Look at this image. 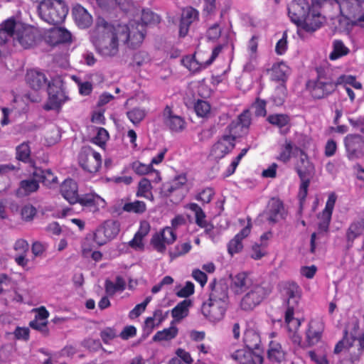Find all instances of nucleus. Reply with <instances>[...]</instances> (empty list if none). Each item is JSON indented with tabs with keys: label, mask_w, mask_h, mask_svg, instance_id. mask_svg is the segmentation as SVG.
<instances>
[{
	"label": "nucleus",
	"mask_w": 364,
	"mask_h": 364,
	"mask_svg": "<svg viewBox=\"0 0 364 364\" xmlns=\"http://www.w3.org/2000/svg\"><path fill=\"white\" fill-rule=\"evenodd\" d=\"M144 32L143 25L134 27L132 24L130 28L127 24L109 23L103 18H99L91 33V41L102 55L114 56L118 53L119 41L133 48L140 46L144 38Z\"/></svg>",
	"instance_id": "nucleus-1"
},
{
	"label": "nucleus",
	"mask_w": 364,
	"mask_h": 364,
	"mask_svg": "<svg viewBox=\"0 0 364 364\" xmlns=\"http://www.w3.org/2000/svg\"><path fill=\"white\" fill-rule=\"evenodd\" d=\"M250 124V113L249 111H244L238 116L237 119L232 121L227 127L229 134L223 135L213 145L211 155L215 159L223 158L234 149L235 139L245 134Z\"/></svg>",
	"instance_id": "nucleus-2"
},
{
	"label": "nucleus",
	"mask_w": 364,
	"mask_h": 364,
	"mask_svg": "<svg viewBox=\"0 0 364 364\" xmlns=\"http://www.w3.org/2000/svg\"><path fill=\"white\" fill-rule=\"evenodd\" d=\"M351 85L357 90L363 87L360 82L353 75H341L337 76L331 72L320 75L311 89V95L316 99L323 98L335 91L338 85Z\"/></svg>",
	"instance_id": "nucleus-3"
},
{
	"label": "nucleus",
	"mask_w": 364,
	"mask_h": 364,
	"mask_svg": "<svg viewBox=\"0 0 364 364\" xmlns=\"http://www.w3.org/2000/svg\"><path fill=\"white\" fill-rule=\"evenodd\" d=\"M311 9L321 7L325 3L330 1L340 9L341 14L351 21L353 24L362 25L364 22V0H311Z\"/></svg>",
	"instance_id": "nucleus-4"
},
{
	"label": "nucleus",
	"mask_w": 364,
	"mask_h": 364,
	"mask_svg": "<svg viewBox=\"0 0 364 364\" xmlns=\"http://www.w3.org/2000/svg\"><path fill=\"white\" fill-rule=\"evenodd\" d=\"M68 13V7L62 0H47L38 6L41 18L49 24L61 23Z\"/></svg>",
	"instance_id": "nucleus-5"
},
{
	"label": "nucleus",
	"mask_w": 364,
	"mask_h": 364,
	"mask_svg": "<svg viewBox=\"0 0 364 364\" xmlns=\"http://www.w3.org/2000/svg\"><path fill=\"white\" fill-rule=\"evenodd\" d=\"M271 292L268 286L255 284L240 301V307L244 311H251L259 305L265 297Z\"/></svg>",
	"instance_id": "nucleus-6"
},
{
	"label": "nucleus",
	"mask_w": 364,
	"mask_h": 364,
	"mask_svg": "<svg viewBox=\"0 0 364 364\" xmlns=\"http://www.w3.org/2000/svg\"><path fill=\"white\" fill-rule=\"evenodd\" d=\"M48 101L43 106L44 109L47 111L58 110L62 105L68 100L63 84L60 81L48 83Z\"/></svg>",
	"instance_id": "nucleus-7"
},
{
	"label": "nucleus",
	"mask_w": 364,
	"mask_h": 364,
	"mask_svg": "<svg viewBox=\"0 0 364 364\" xmlns=\"http://www.w3.org/2000/svg\"><path fill=\"white\" fill-rule=\"evenodd\" d=\"M78 162L85 171L96 173L101 166L102 158L101 155L90 146H83L78 155Z\"/></svg>",
	"instance_id": "nucleus-8"
},
{
	"label": "nucleus",
	"mask_w": 364,
	"mask_h": 364,
	"mask_svg": "<svg viewBox=\"0 0 364 364\" xmlns=\"http://www.w3.org/2000/svg\"><path fill=\"white\" fill-rule=\"evenodd\" d=\"M119 230L120 223L118 221L107 220L96 230L94 240L97 245H103L116 237Z\"/></svg>",
	"instance_id": "nucleus-9"
},
{
	"label": "nucleus",
	"mask_w": 364,
	"mask_h": 364,
	"mask_svg": "<svg viewBox=\"0 0 364 364\" xmlns=\"http://www.w3.org/2000/svg\"><path fill=\"white\" fill-rule=\"evenodd\" d=\"M346 156L349 160L364 158V136L360 134H348L344 138Z\"/></svg>",
	"instance_id": "nucleus-10"
},
{
	"label": "nucleus",
	"mask_w": 364,
	"mask_h": 364,
	"mask_svg": "<svg viewBox=\"0 0 364 364\" xmlns=\"http://www.w3.org/2000/svg\"><path fill=\"white\" fill-rule=\"evenodd\" d=\"M228 305L223 301L215 302L208 300L203 304L201 312L209 321L218 322L223 318Z\"/></svg>",
	"instance_id": "nucleus-11"
},
{
	"label": "nucleus",
	"mask_w": 364,
	"mask_h": 364,
	"mask_svg": "<svg viewBox=\"0 0 364 364\" xmlns=\"http://www.w3.org/2000/svg\"><path fill=\"white\" fill-rule=\"evenodd\" d=\"M311 10L307 1L294 0L288 6V14L291 21L299 26Z\"/></svg>",
	"instance_id": "nucleus-12"
},
{
	"label": "nucleus",
	"mask_w": 364,
	"mask_h": 364,
	"mask_svg": "<svg viewBox=\"0 0 364 364\" xmlns=\"http://www.w3.org/2000/svg\"><path fill=\"white\" fill-rule=\"evenodd\" d=\"M176 234L170 227L164 228L160 233L155 234L151 239V245L159 252H164L166 245L173 243L176 240Z\"/></svg>",
	"instance_id": "nucleus-13"
},
{
	"label": "nucleus",
	"mask_w": 364,
	"mask_h": 364,
	"mask_svg": "<svg viewBox=\"0 0 364 364\" xmlns=\"http://www.w3.org/2000/svg\"><path fill=\"white\" fill-rule=\"evenodd\" d=\"M282 294L287 298V309H295L301 296V289L295 282H284L282 285Z\"/></svg>",
	"instance_id": "nucleus-14"
},
{
	"label": "nucleus",
	"mask_w": 364,
	"mask_h": 364,
	"mask_svg": "<svg viewBox=\"0 0 364 364\" xmlns=\"http://www.w3.org/2000/svg\"><path fill=\"white\" fill-rule=\"evenodd\" d=\"M163 117L165 125L171 132H180L185 129L186 122L184 119L175 114L168 106H166L164 109Z\"/></svg>",
	"instance_id": "nucleus-15"
},
{
	"label": "nucleus",
	"mask_w": 364,
	"mask_h": 364,
	"mask_svg": "<svg viewBox=\"0 0 364 364\" xmlns=\"http://www.w3.org/2000/svg\"><path fill=\"white\" fill-rule=\"evenodd\" d=\"M231 358L240 364H262L264 358L258 353L240 349L235 351Z\"/></svg>",
	"instance_id": "nucleus-16"
},
{
	"label": "nucleus",
	"mask_w": 364,
	"mask_h": 364,
	"mask_svg": "<svg viewBox=\"0 0 364 364\" xmlns=\"http://www.w3.org/2000/svg\"><path fill=\"white\" fill-rule=\"evenodd\" d=\"M82 206L89 208L90 211L95 213L106 205L105 200L95 193H88L79 197L77 201Z\"/></svg>",
	"instance_id": "nucleus-17"
},
{
	"label": "nucleus",
	"mask_w": 364,
	"mask_h": 364,
	"mask_svg": "<svg viewBox=\"0 0 364 364\" xmlns=\"http://www.w3.org/2000/svg\"><path fill=\"white\" fill-rule=\"evenodd\" d=\"M198 16V12L193 7H186L183 9L179 25V36L184 37L187 35L189 26Z\"/></svg>",
	"instance_id": "nucleus-18"
},
{
	"label": "nucleus",
	"mask_w": 364,
	"mask_h": 364,
	"mask_svg": "<svg viewBox=\"0 0 364 364\" xmlns=\"http://www.w3.org/2000/svg\"><path fill=\"white\" fill-rule=\"evenodd\" d=\"M60 193L70 204L77 203L79 200L78 186L73 179L65 180L60 186Z\"/></svg>",
	"instance_id": "nucleus-19"
},
{
	"label": "nucleus",
	"mask_w": 364,
	"mask_h": 364,
	"mask_svg": "<svg viewBox=\"0 0 364 364\" xmlns=\"http://www.w3.org/2000/svg\"><path fill=\"white\" fill-rule=\"evenodd\" d=\"M323 21L324 18L320 12L316 9H311L299 26L307 32H314L321 26Z\"/></svg>",
	"instance_id": "nucleus-20"
},
{
	"label": "nucleus",
	"mask_w": 364,
	"mask_h": 364,
	"mask_svg": "<svg viewBox=\"0 0 364 364\" xmlns=\"http://www.w3.org/2000/svg\"><path fill=\"white\" fill-rule=\"evenodd\" d=\"M210 293L208 300L215 302L223 301L228 304V285L224 282H213L210 284Z\"/></svg>",
	"instance_id": "nucleus-21"
},
{
	"label": "nucleus",
	"mask_w": 364,
	"mask_h": 364,
	"mask_svg": "<svg viewBox=\"0 0 364 364\" xmlns=\"http://www.w3.org/2000/svg\"><path fill=\"white\" fill-rule=\"evenodd\" d=\"M299 151L300 156L296 165V171L300 179L306 181V179H310L314 171V167L304 151L301 149H299Z\"/></svg>",
	"instance_id": "nucleus-22"
},
{
	"label": "nucleus",
	"mask_w": 364,
	"mask_h": 364,
	"mask_svg": "<svg viewBox=\"0 0 364 364\" xmlns=\"http://www.w3.org/2000/svg\"><path fill=\"white\" fill-rule=\"evenodd\" d=\"M254 285L251 278L246 273L242 272L232 279L230 287L235 294H240Z\"/></svg>",
	"instance_id": "nucleus-23"
},
{
	"label": "nucleus",
	"mask_w": 364,
	"mask_h": 364,
	"mask_svg": "<svg viewBox=\"0 0 364 364\" xmlns=\"http://www.w3.org/2000/svg\"><path fill=\"white\" fill-rule=\"evenodd\" d=\"M251 224L248 223L242 230L232 239L228 245V253L232 256L243 248L242 240L250 233Z\"/></svg>",
	"instance_id": "nucleus-24"
},
{
	"label": "nucleus",
	"mask_w": 364,
	"mask_h": 364,
	"mask_svg": "<svg viewBox=\"0 0 364 364\" xmlns=\"http://www.w3.org/2000/svg\"><path fill=\"white\" fill-rule=\"evenodd\" d=\"M73 15L75 23L80 28H85L89 27L92 22V18L87 10L80 5H75L73 9Z\"/></svg>",
	"instance_id": "nucleus-25"
},
{
	"label": "nucleus",
	"mask_w": 364,
	"mask_h": 364,
	"mask_svg": "<svg viewBox=\"0 0 364 364\" xmlns=\"http://www.w3.org/2000/svg\"><path fill=\"white\" fill-rule=\"evenodd\" d=\"M284 206L281 200L272 198L269 203L267 219L271 223H275L283 218Z\"/></svg>",
	"instance_id": "nucleus-26"
},
{
	"label": "nucleus",
	"mask_w": 364,
	"mask_h": 364,
	"mask_svg": "<svg viewBox=\"0 0 364 364\" xmlns=\"http://www.w3.org/2000/svg\"><path fill=\"white\" fill-rule=\"evenodd\" d=\"M26 78L29 86L36 90H40L44 87L47 82L45 75L36 70L28 71Z\"/></svg>",
	"instance_id": "nucleus-27"
},
{
	"label": "nucleus",
	"mask_w": 364,
	"mask_h": 364,
	"mask_svg": "<svg viewBox=\"0 0 364 364\" xmlns=\"http://www.w3.org/2000/svg\"><path fill=\"white\" fill-rule=\"evenodd\" d=\"M31 175L37 177L39 182L43 183L46 186H52L58 182V178L50 169L43 170L41 168H33Z\"/></svg>",
	"instance_id": "nucleus-28"
},
{
	"label": "nucleus",
	"mask_w": 364,
	"mask_h": 364,
	"mask_svg": "<svg viewBox=\"0 0 364 364\" xmlns=\"http://www.w3.org/2000/svg\"><path fill=\"white\" fill-rule=\"evenodd\" d=\"M141 20L142 21L141 23L134 21H130L129 25H127V26L129 27L130 28H132V24L134 25V27H136L139 24L143 25L144 28V34L145 35V33H146L145 26L149 25V24L159 23L160 22V17L159 15L154 13L153 11H151L149 9H143L142 12H141Z\"/></svg>",
	"instance_id": "nucleus-29"
},
{
	"label": "nucleus",
	"mask_w": 364,
	"mask_h": 364,
	"mask_svg": "<svg viewBox=\"0 0 364 364\" xmlns=\"http://www.w3.org/2000/svg\"><path fill=\"white\" fill-rule=\"evenodd\" d=\"M49 38L53 44L67 43L71 41V33L63 27H53L50 31Z\"/></svg>",
	"instance_id": "nucleus-30"
},
{
	"label": "nucleus",
	"mask_w": 364,
	"mask_h": 364,
	"mask_svg": "<svg viewBox=\"0 0 364 364\" xmlns=\"http://www.w3.org/2000/svg\"><path fill=\"white\" fill-rule=\"evenodd\" d=\"M114 209L118 215L122 214V211L134 213L136 214H142L146 211V205L143 201L134 200V202L125 203L122 209L115 206L114 207Z\"/></svg>",
	"instance_id": "nucleus-31"
},
{
	"label": "nucleus",
	"mask_w": 364,
	"mask_h": 364,
	"mask_svg": "<svg viewBox=\"0 0 364 364\" xmlns=\"http://www.w3.org/2000/svg\"><path fill=\"white\" fill-rule=\"evenodd\" d=\"M321 323L317 321H311L309 324L306 332V339L309 345H315L321 338Z\"/></svg>",
	"instance_id": "nucleus-32"
},
{
	"label": "nucleus",
	"mask_w": 364,
	"mask_h": 364,
	"mask_svg": "<svg viewBox=\"0 0 364 364\" xmlns=\"http://www.w3.org/2000/svg\"><path fill=\"white\" fill-rule=\"evenodd\" d=\"M244 343L247 350L254 352V350H258L261 341L259 335L254 330L250 329L245 331L244 335Z\"/></svg>",
	"instance_id": "nucleus-33"
},
{
	"label": "nucleus",
	"mask_w": 364,
	"mask_h": 364,
	"mask_svg": "<svg viewBox=\"0 0 364 364\" xmlns=\"http://www.w3.org/2000/svg\"><path fill=\"white\" fill-rule=\"evenodd\" d=\"M187 182L186 176L181 174L176 176L171 182L163 184L162 190L166 196L183 186Z\"/></svg>",
	"instance_id": "nucleus-34"
},
{
	"label": "nucleus",
	"mask_w": 364,
	"mask_h": 364,
	"mask_svg": "<svg viewBox=\"0 0 364 364\" xmlns=\"http://www.w3.org/2000/svg\"><path fill=\"white\" fill-rule=\"evenodd\" d=\"M289 68L283 63L275 64L272 66L271 70V78L274 81L285 82L287 77Z\"/></svg>",
	"instance_id": "nucleus-35"
},
{
	"label": "nucleus",
	"mask_w": 364,
	"mask_h": 364,
	"mask_svg": "<svg viewBox=\"0 0 364 364\" xmlns=\"http://www.w3.org/2000/svg\"><path fill=\"white\" fill-rule=\"evenodd\" d=\"M191 305L190 300L185 299L178 303L171 311L172 316L176 320L180 321L186 317L188 314V308Z\"/></svg>",
	"instance_id": "nucleus-36"
},
{
	"label": "nucleus",
	"mask_w": 364,
	"mask_h": 364,
	"mask_svg": "<svg viewBox=\"0 0 364 364\" xmlns=\"http://www.w3.org/2000/svg\"><path fill=\"white\" fill-rule=\"evenodd\" d=\"M31 148L28 142H23L16 148V158L24 163H31Z\"/></svg>",
	"instance_id": "nucleus-37"
},
{
	"label": "nucleus",
	"mask_w": 364,
	"mask_h": 364,
	"mask_svg": "<svg viewBox=\"0 0 364 364\" xmlns=\"http://www.w3.org/2000/svg\"><path fill=\"white\" fill-rule=\"evenodd\" d=\"M270 360L280 363L284 359V353L278 343L271 342L267 352Z\"/></svg>",
	"instance_id": "nucleus-38"
},
{
	"label": "nucleus",
	"mask_w": 364,
	"mask_h": 364,
	"mask_svg": "<svg viewBox=\"0 0 364 364\" xmlns=\"http://www.w3.org/2000/svg\"><path fill=\"white\" fill-rule=\"evenodd\" d=\"M178 334V328L174 326H171L168 328L158 331L153 337L154 341H170L174 338Z\"/></svg>",
	"instance_id": "nucleus-39"
},
{
	"label": "nucleus",
	"mask_w": 364,
	"mask_h": 364,
	"mask_svg": "<svg viewBox=\"0 0 364 364\" xmlns=\"http://www.w3.org/2000/svg\"><path fill=\"white\" fill-rule=\"evenodd\" d=\"M333 51L330 53L329 58L332 60H336L349 53V49L341 41L336 40L333 43Z\"/></svg>",
	"instance_id": "nucleus-40"
},
{
	"label": "nucleus",
	"mask_w": 364,
	"mask_h": 364,
	"mask_svg": "<svg viewBox=\"0 0 364 364\" xmlns=\"http://www.w3.org/2000/svg\"><path fill=\"white\" fill-rule=\"evenodd\" d=\"M294 309L291 306L290 309H287L285 312V322L289 331L292 332H296L301 325L300 320L294 317Z\"/></svg>",
	"instance_id": "nucleus-41"
},
{
	"label": "nucleus",
	"mask_w": 364,
	"mask_h": 364,
	"mask_svg": "<svg viewBox=\"0 0 364 364\" xmlns=\"http://www.w3.org/2000/svg\"><path fill=\"white\" fill-rule=\"evenodd\" d=\"M364 230V221L360 220L353 223L348 228L346 237L348 241L353 242L358 236H359Z\"/></svg>",
	"instance_id": "nucleus-42"
},
{
	"label": "nucleus",
	"mask_w": 364,
	"mask_h": 364,
	"mask_svg": "<svg viewBox=\"0 0 364 364\" xmlns=\"http://www.w3.org/2000/svg\"><path fill=\"white\" fill-rule=\"evenodd\" d=\"M267 121L271 124L282 129L289 124L290 119L287 114H274L269 115Z\"/></svg>",
	"instance_id": "nucleus-43"
},
{
	"label": "nucleus",
	"mask_w": 364,
	"mask_h": 364,
	"mask_svg": "<svg viewBox=\"0 0 364 364\" xmlns=\"http://www.w3.org/2000/svg\"><path fill=\"white\" fill-rule=\"evenodd\" d=\"M151 184L149 180L143 178L139 183L136 196L144 197L153 199V195L151 193Z\"/></svg>",
	"instance_id": "nucleus-44"
},
{
	"label": "nucleus",
	"mask_w": 364,
	"mask_h": 364,
	"mask_svg": "<svg viewBox=\"0 0 364 364\" xmlns=\"http://www.w3.org/2000/svg\"><path fill=\"white\" fill-rule=\"evenodd\" d=\"M293 148L292 142L286 139L284 144L281 146L280 153L277 159L284 163L288 162L291 159Z\"/></svg>",
	"instance_id": "nucleus-45"
},
{
	"label": "nucleus",
	"mask_w": 364,
	"mask_h": 364,
	"mask_svg": "<svg viewBox=\"0 0 364 364\" xmlns=\"http://www.w3.org/2000/svg\"><path fill=\"white\" fill-rule=\"evenodd\" d=\"M39 180H38L37 177H33L32 176V178L23 180L21 182L20 187L23 190L25 193L29 194L32 192L36 191L39 188Z\"/></svg>",
	"instance_id": "nucleus-46"
},
{
	"label": "nucleus",
	"mask_w": 364,
	"mask_h": 364,
	"mask_svg": "<svg viewBox=\"0 0 364 364\" xmlns=\"http://www.w3.org/2000/svg\"><path fill=\"white\" fill-rule=\"evenodd\" d=\"M191 247L190 242L178 244L175 246L173 250L169 252V255L172 259H175L188 253L191 250Z\"/></svg>",
	"instance_id": "nucleus-47"
},
{
	"label": "nucleus",
	"mask_w": 364,
	"mask_h": 364,
	"mask_svg": "<svg viewBox=\"0 0 364 364\" xmlns=\"http://www.w3.org/2000/svg\"><path fill=\"white\" fill-rule=\"evenodd\" d=\"M287 97V88L284 83L278 85L272 95V100L277 106L282 105Z\"/></svg>",
	"instance_id": "nucleus-48"
},
{
	"label": "nucleus",
	"mask_w": 364,
	"mask_h": 364,
	"mask_svg": "<svg viewBox=\"0 0 364 364\" xmlns=\"http://www.w3.org/2000/svg\"><path fill=\"white\" fill-rule=\"evenodd\" d=\"M188 208L195 213L196 223L198 226L201 227L207 222L205 213L198 204L190 203Z\"/></svg>",
	"instance_id": "nucleus-49"
},
{
	"label": "nucleus",
	"mask_w": 364,
	"mask_h": 364,
	"mask_svg": "<svg viewBox=\"0 0 364 364\" xmlns=\"http://www.w3.org/2000/svg\"><path fill=\"white\" fill-rule=\"evenodd\" d=\"M127 115L134 124H137L145 117L146 112L142 109L134 108L127 112Z\"/></svg>",
	"instance_id": "nucleus-50"
},
{
	"label": "nucleus",
	"mask_w": 364,
	"mask_h": 364,
	"mask_svg": "<svg viewBox=\"0 0 364 364\" xmlns=\"http://www.w3.org/2000/svg\"><path fill=\"white\" fill-rule=\"evenodd\" d=\"M331 215L328 211H322L321 214L319 215L318 218L320 221L318 223V230L319 232H327L328 230L329 224L331 219Z\"/></svg>",
	"instance_id": "nucleus-51"
},
{
	"label": "nucleus",
	"mask_w": 364,
	"mask_h": 364,
	"mask_svg": "<svg viewBox=\"0 0 364 364\" xmlns=\"http://www.w3.org/2000/svg\"><path fill=\"white\" fill-rule=\"evenodd\" d=\"M194 109L198 116L204 117L210 113V105L208 102L199 100L195 104Z\"/></svg>",
	"instance_id": "nucleus-52"
},
{
	"label": "nucleus",
	"mask_w": 364,
	"mask_h": 364,
	"mask_svg": "<svg viewBox=\"0 0 364 364\" xmlns=\"http://www.w3.org/2000/svg\"><path fill=\"white\" fill-rule=\"evenodd\" d=\"M265 247L266 245L263 243L253 245L251 248L250 257L254 259H260L266 255Z\"/></svg>",
	"instance_id": "nucleus-53"
},
{
	"label": "nucleus",
	"mask_w": 364,
	"mask_h": 364,
	"mask_svg": "<svg viewBox=\"0 0 364 364\" xmlns=\"http://www.w3.org/2000/svg\"><path fill=\"white\" fill-rule=\"evenodd\" d=\"M36 214V209L31 205H25L21 211L22 219L26 221H31Z\"/></svg>",
	"instance_id": "nucleus-54"
},
{
	"label": "nucleus",
	"mask_w": 364,
	"mask_h": 364,
	"mask_svg": "<svg viewBox=\"0 0 364 364\" xmlns=\"http://www.w3.org/2000/svg\"><path fill=\"white\" fill-rule=\"evenodd\" d=\"M214 196V191L210 188H207L200 191L196 196L197 200L201 201L203 203H209L213 196Z\"/></svg>",
	"instance_id": "nucleus-55"
},
{
	"label": "nucleus",
	"mask_w": 364,
	"mask_h": 364,
	"mask_svg": "<svg viewBox=\"0 0 364 364\" xmlns=\"http://www.w3.org/2000/svg\"><path fill=\"white\" fill-rule=\"evenodd\" d=\"M150 58L147 52L140 50L136 53L133 57V62L138 66L146 64L149 62Z\"/></svg>",
	"instance_id": "nucleus-56"
},
{
	"label": "nucleus",
	"mask_w": 364,
	"mask_h": 364,
	"mask_svg": "<svg viewBox=\"0 0 364 364\" xmlns=\"http://www.w3.org/2000/svg\"><path fill=\"white\" fill-rule=\"evenodd\" d=\"M222 28L219 23H215L208 28L207 31V38L209 40L215 41L220 36Z\"/></svg>",
	"instance_id": "nucleus-57"
},
{
	"label": "nucleus",
	"mask_w": 364,
	"mask_h": 364,
	"mask_svg": "<svg viewBox=\"0 0 364 364\" xmlns=\"http://www.w3.org/2000/svg\"><path fill=\"white\" fill-rule=\"evenodd\" d=\"M194 293V285L191 282H187L185 287L180 289L176 295L181 298H186Z\"/></svg>",
	"instance_id": "nucleus-58"
},
{
	"label": "nucleus",
	"mask_w": 364,
	"mask_h": 364,
	"mask_svg": "<svg viewBox=\"0 0 364 364\" xmlns=\"http://www.w3.org/2000/svg\"><path fill=\"white\" fill-rule=\"evenodd\" d=\"M29 326L36 330L41 331L44 335H48V329L47 328V321H41L38 319H34L31 321L29 323Z\"/></svg>",
	"instance_id": "nucleus-59"
},
{
	"label": "nucleus",
	"mask_w": 364,
	"mask_h": 364,
	"mask_svg": "<svg viewBox=\"0 0 364 364\" xmlns=\"http://www.w3.org/2000/svg\"><path fill=\"white\" fill-rule=\"evenodd\" d=\"M132 168L139 175H144L150 171V165L144 164L139 161H135L132 164Z\"/></svg>",
	"instance_id": "nucleus-60"
},
{
	"label": "nucleus",
	"mask_w": 364,
	"mask_h": 364,
	"mask_svg": "<svg viewBox=\"0 0 364 364\" xmlns=\"http://www.w3.org/2000/svg\"><path fill=\"white\" fill-rule=\"evenodd\" d=\"M14 335L16 339L28 341L29 338V329L28 328L16 327L14 331Z\"/></svg>",
	"instance_id": "nucleus-61"
},
{
	"label": "nucleus",
	"mask_w": 364,
	"mask_h": 364,
	"mask_svg": "<svg viewBox=\"0 0 364 364\" xmlns=\"http://www.w3.org/2000/svg\"><path fill=\"white\" fill-rule=\"evenodd\" d=\"M109 136L107 131L104 128H100L97 136L94 138V141L97 144H104Z\"/></svg>",
	"instance_id": "nucleus-62"
},
{
	"label": "nucleus",
	"mask_w": 364,
	"mask_h": 364,
	"mask_svg": "<svg viewBox=\"0 0 364 364\" xmlns=\"http://www.w3.org/2000/svg\"><path fill=\"white\" fill-rule=\"evenodd\" d=\"M254 107L257 116H264L266 114V102L264 100L257 99Z\"/></svg>",
	"instance_id": "nucleus-63"
},
{
	"label": "nucleus",
	"mask_w": 364,
	"mask_h": 364,
	"mask_svg": "<svg viewBox=\"0 0 364 364\" xmlns=\"http://www.w3.org/2000/svg\"><path fill=\"white\" fill-rule=\"evenodd\" d=\"M116 336L117 333L115 331L111 328H107L100 333V336L105 343H107L110 340L114 338Z\"/></svg>",
	"instance_id": "nucleus-64"
}]
</instances>
